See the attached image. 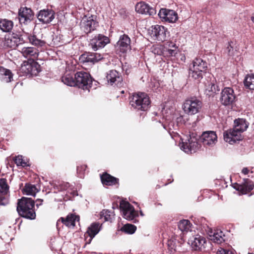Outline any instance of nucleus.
<instances>
[{"label":"nucleus","mask_w":254,"mask_h":254,"mask_svg":"<svg viewBox=\"0 0 254 254\" xmlns=\"http://www.w3.org/2000/svg\"><path fill=\"white\" fill-rule=\"evenodd\" d=\"M101 218H104V221H111L113 217V212L108 210H103L101 212Z\"/></svg>","instance_id":"41"},{"label":"nucleus","mask_w":254,"mask_h":254,"mask_svg":"<svg viewBox=\"0 0 254 254\" xmlns=\"http://www.w3.org/2000/svg\"><path fill=\"white\" fill-rule=\"evenodd\" d=\"M9 187L7 180L5 178L0 179V193L6 194L8 191Z\"/></svg>","instance_id":"37"},{"label":"nucleus","mask_w":254,"mask_h":254,"mask_svg":"<svg viewBox=\"0 0 254 254\" xmlns=\"http://www.w3.org/2000/svg\"><path fill=\"white\" fill-rule=\"evenodd\" d=\"M249 124L246 120L238 119L234 121L233 128L225 131L223 133L224 139L230 144H233L242 139V133L248 128Z\"/></svg>","instance_id":"1"},{"label":"nucleus","mask_w":254,"mask_h":254,"mask_svg":"<svg viewBox=\"0 0 254 254\" xmlns=\"http://www.w3.org/2000/svg\"><path fill=\"white\" fill-rule=\"evenodd\" d=\"M140 215L141 216H144V214H143V213H142V212L141 211H140Z\"/></svg>","instance_id":"55"},{"label":"nucleus","mask_w":254,"mask_h":254,"mask_svg":"<svg viewBox=\"0 0 254 254\" xmlns=\"http://www.w3.org/2000/svg\"><path fill=\"white\" fill-rule=\"evenodd\" d=\"M245 87L250 90H254V74H248L244 80Z\"/></svg>","instance_id":"35"},{"label":"nucleus","mask_w":254,"mask_h":254,"mask_svg":"<svg viewBox=\"0 0 254 254\" xmlns=\"http://www.w3.org/2000/svg\"><path fill=\"white\" fill-rule=\"evenodd\" d=\"M242 188L241 193L243 194H247L253 190L254 185L250 180L248 179H244L243 182L241 183Z\"/></svg>","instance_id":"30"},{"label":"nucleus","mask_w":254,"mask_h":254,"mask_svg":"<svg viewBox=\"0 0 254 254\" xmlns=\"http://www.w3.org/2000/svg\"><path fill=\"white\" fill-rule=\"evenodd\" d=\"M75 86L83 90H89L92 84V78L90 74L84 71H78L74 74Z\"/></svg>","instance_id":"6"},{"label":"nucleus","mask_w":254,"mask_h":254,"mask_svg":"<svg viewBox=\"0 0 254 254\" xmlns=\"http://www.w3.org/2000/svg\"><path fill=\"white\" fill-rule=\"evenodd\" d=\"M34 206L35 202L32 198L22 197L18 200L16 210L20 216L34 220L36 216Z\"/></svg>","instance_id":"2"},{"label":"nucleus","mask_w":254,"mask_h":254,"mask_svg":"<svg viewBox=\"0 0 254 254\" xmlns=\"http://www.w3.org/2000/svg\"><path fill=\"white\" fill-rule=\"evenodd\" d=\"M31 67L30 68V75L36 76L41 71L40 65L37 62L31 63Z\"/></svg>","instance_id":"39"},{"label":"nucleus","mask_w":254,"mask_h":254,"mask_svg":"<svg viewBox=\"0 0 254 254\" xmlns=\"http://www.w3.org/2000/svg\"><path fill=\"white\" fill-rule=\"evenodd\" d=\"M79 220V217L78 216H75L74 214L68 215L65 218L61 217L57 222V226L59 225L60 223L65 225L68 227H73L75 226V221H78Z\"/></svg>","instance_id":"25"},{"label":"nucleus","mask_w":254,"mask_h":254,"mask_svg":"<svg viewBox=\"0 0 254 254\" xmlns=\"http://www.w3.org/2000/svg\"><path fill=\"white\" fill-rule=\"evenodd\" d=\"M219 91L218 87L212 83H209L206 88V93L209 96H214Z\"/></svg>","instance_id":"36"},{"label":"nucleus","mask_w":254,"mask_h":254,"mask_svg":"<svg viewBox=\"0 0 254 254\" xmlns=\"http://www.w3.org/2000/svg\"><path fill=\"white\" fill-rule=\"evenodd\" d=\"M31 67V63H24L22 64L20 70L25 75H30V68Z\"/></svg>","instance_id":"44"},{"label":"nucleus","mask_w":254,"mask_h":254,"mask_svg":"<svg viewBox=\"0 0 254 254\" xmlns=\"http://www.w3.org/2000/svg\"><path fill=\"white\" fill-rule=\"evenodd\" d=\"M206 68L207 63L200 58H196L190 66L189 76L199 81L202 78L203 74L205 72Z\"/></svg>","instance_id":"4"},{"label":"nucleus","mask_w":254,"mask_h":254,"mask_svg":"<svg viewBox=\"0 0 254 254\" xmlns=\"http://www.w3.org/2000/svg\"><path fill=\"white\" fill-rule=\"evenodd\" d=\"M223 236H224V235L221 231L219 233H214L211 237V240H212L214 243L220 244L224 241Z\"/></svg>","instance_id":"42"},{"label":"nucleus","mask_w":254,"mask_h":254,"mask_svg":"<svg viewBox=\"0 0 254 254\" xmlns=\"http://www.w3.org/2000/svg\"><path fill=\"white\" fill-rule=\"evenodd\" d=\"M135 11L142 14L153 15L156 13L154 8L144 2H138L135 5Z\"/></svg>","instance_id":"21"},{"label":"nucleus","mask_w":254,"mask_h":254,"mask_svg":"<svg viewBox=\"0 0 254 254\" xmlns=\"http://www.w3.org/2000/svg\"><path fill=\"white\" fill-rule=\"evenodd\" d=\"M110 42L109 38L103 34H98L89 39V47L94 51L104 48Z\"/></svg>","instance_id":"7"},{"label":"nucleus","mask_w":254,"mask_h":254,"mask_svg":"<svg viewBox=\"0 0 254 254\" xmlns=\"http://www.w3.org/2000/svg\"><path fill=\"white\" fill-rule=\"evenodd\" d=\"M249 170L248 168H244L242 170V173L244 175H247L249 173Z\"/></svg>","instance_id":"53"},{"label":"nucleus","mask_w":254,"mask_h":254,"mask_svg":"<svg viewBox=\"0 0 254 254\" xmlns=\"http://www.w3.org/2000/svg\"><path fill=\"white\" fill-rule=\"evenodd\" d=\"M158 15L162 21L169 23H174L178 19V14L176 11L166 8H161Z\"/></svg>","instance_id":"14"},{"label":"nucleus","mask_w":254,"mask_h":254,"mask_svg":"<svg viewBox=\"0 0 254 254\" xmlns=\"http://www.w3.org/2000/svg\"><path fill=\"white\" fill-rule=\"evenodd\" d=\"M103 59V56L97 53H85L79 57L80 62L83 64H94Z\"/></svg>","instance_id":"17"},{"label":"nucleus","mask_w":254,"mask_h":254,"mask_svg":"<svg viewBox=\"0 0 254 254\" xmlns=\"http://www.w3.org/2000/svg\"><path fill=\"white\" fill-rule=\"evenodd\" d=\"M101 180L104 185L112 186L118 184V179L110 175L105 173L101 176Z\"/></svg>","instance_id":"29"},{"label":"nucleus","mask_w":254,"mask_h":254,"mask_svg":"<svg viewBox=\"0 0 254 254\" xmlns=\"http://www.w3.org/2000/svg\"><path fill=\"white\" fill-rule=\"evenodd\" d=\"M62 81L65 85L69 86H75V78L72 74H65L62 77Z\"/></svg>","instance_id":"32"},{"label":"nucleus","mask_w":254,"mask_h":254,"mask_svg":"<svg viewBox=\"0 0 254 254\" xmlns=\"http://www.w3.org/2000/svg\"><path fill=\"white\" fill-rule=\"evenodd\" d=\"M191 225L190 221L185 219L180 220L178 224L179 229L182 232H187L190 231Z\"/></svg>","instance_id":"33"},{"label":"nucleus","mask_w":254,"mask_h":254,"mask_svg":"<svg viewBox=\"0 0 254 254\" xmlns=\"http://www.w3.org/2000/svg\"><path fill=\"white\" fill-rule=\"evenodd\" d=\"M129 104L134 109L145 111L150 107V101L147 94L138 92L132 95L130 98Z\"/></svg>","instance_id":"3"},{"label":"nucleus","mask_w":254,"mask_h":254,"mask_svg":"<svg viewBox=\"0 0 254 254\" xmlns=\"http://www.w3.org/2000/svg\"><path fill=\"white\" fill-rule=\"evenodd\" d=\"M233 42L229 43L226 49V52L229 56H233L236 50H234L233 47L232 46Z\"/></svg>","instance_id":"46"},{"label":"nucleus","mask_w":254,"mask_h":254,"mask_svg":"<svg viewBox=\"0 0 254 254\" xmlns=\"http://www.w3.org/2000/svg\"><path fill=\"white\" fill-rule=\"evenodd\" d=\"M23 191L26 195L35 196L39 190L34 185L26 184L23 189Z\"/></svg>","instance_id":"34"},{"label":"nucleus","mask_w":254,"mask_h":254,"mask_svg":"<svg viewBox=\"0 0 254 254\" xmlns=\"http://www.w3.org/2000/svg\"><path fill=\"white\" fill-rule=\"evenodd\" d=\"M130 39L129 37L126 34L120 36L117 45L119 47L120 50L122 53H126L130 49Z\"/></svg>","instance_id":"23"},{"label":"nucleus","mask_w":254,"mask_h":254,"mask_svg":"<svg viewBox=\"0 0 254 254\" xmlns=\"http://www.w3.org/2000/svg\"><path fill=\"white\" fill-rule=\"evenodd\" d=\"M13 73L10 70L3 67H0V80L3 82L8 83L13 80Z\"/></svg>","instance_id":"27"},{"label":"nucleus","mask_w":254,"mask_h":254,"mask_svg":"<svg viewBox=\"0 0 254 254\" xmlns=\"http://www.w3.org/2000/svg\"><path fill=\"white\" fill-rule=\"evenodd\" d=\"M94 18L93 15L89 17L85 16L82 18L80 22V27L85 33L88 34L94 31L99 26L98 22Z\"/></svg>","instance_id":"11"},{"label":"nucleus","mask_w":254,"mask_h":254,"mask_svg":"<svg viewBox=\"0 0 254 254\" xmlns=\"http://www.w3.org/2000/svg\"><path fill=\"white\" fill-rule=\"evenodd\" d=\"M202 102L196 97H191L185 100L182 108L185 114L194 115L199 113L202 108Z\"/></svg>","instance_id":"5"},{"label":"nucleus","mask_w":254,"mask_h":254,"mask_svg":"<svg viewBox=\"0 0 254 254\" xmlns=\"http://www.w3.org/2000/svg\"><path fill=\"white\" fill-rule=\"evenodd\" d=\"M236 100V96L232 88L225 87L221 92L220 101L224 106H229Z\"/></svg>","instance_id":"12"},{"label":"nucleus","mask_w":254,"mask_h":254,"mask_svg":"<svg viewBox=\"0 0 254 254\" xmlns=\"http://www.w3.org/2000/svg\"><path fill=\"white\" fill-rule=\"evenodd\" d=\"M233 187L236 190L241 192V190L243 189L242 188L241 184L235 183L233 185Z\"/></svg>","instance_id":"49"},{"label":"nucleus","mask_w":254,"mask_h":254,"mask_svg":"<svg viewBox=\"0 0 254 254\" xmlns=\"http://www.w3.org/2000/svg\"><path fill=\"white\" fill-rule=\"evenodd\" d=\"M186 139H182V142L180 145L181 149L187 153H192L199 148L197 139L193 136H187Z\"/></svg>","instance_id":"9"},{"label":"nucleus","mask_w":254,"mask_h":254,"mask_svg":"<svg viewBox=\"0 0 254 254\" xmlns=\"http://www.w3.org/2000/svg\"><path fill=\"white\" fill-rule=\"evenodd\" d=\"M151 36L160 42L166 40L167 35L169 34L167 30L163 26L156 25L152 27Z\"/></svg>","instance_id":"16"},{"label":"nucleus","mask_w":254,"mask_h":254,"mask_svg":"<svg viewBox=\"0 0 254 254\" xmlns=\"http://www.w3.org/2000/svg\"><path fill=\"white\" fill-rule=\"evenodd\" d=\"M206 240L200 235L193 236L189 239L188 244H190L194 250H200L204 247Z\"/></svg>","instance_id":"20"},{"label":"nucleus","mask_w":254,"mask_h":254,"mask_svg":"<svg viewBox=\"0 0 254 254\" xmlns=\"http://www.w3.org/2000/svg\"><path fill=\"white\" fill-rule=\"evenodd\" d=\"M252 254L249 253V254Z\"/></svg>","instance_id":"57"},{"label":"nucleus","mask_w":254,"mask_h":254,"mask_svg":"<svg viewBox=\"0 0 254 254\" xmlns=\"http://www.w3.org/2000/svg\"><path fill=\"white\" fill-rule=\"evenodd\" d=\"M21 53L26 59H36L38 57V50L34 47H23L21 49Z\"/></svg>","instance_id":"26"},{"label":"nucleus","mask_w":254,"mask_h":254,"mask_svg":"<svg viewBox=\"0 0 254 254\" xmlns=\"http://www.w3.org/2000/svg\"><path fill=\"white\" fill-rule=\"evenodd\" d=\"M216 254H234L230 250L224 249L220 248L219 249Z\"/></svg>","instance_id":"47"},{"label":"nucleus","mask_w":254,"mask_h":254,"mask_svg":"<svg viewBox=\"0 0 254 254\" xmlns=\"http://www.w3.org/2000/svg\"><path fill=\"white\" fill-rule=\"evenodd\" d=\"M177 48L168 49L166 50V53L170 56H175L177 54Z\"/></svg>","instance_id":"48"},{"label":"nucleus","mask_w":254,"mask_h":254,"mask_svg":"<svg viewBox=\"0 0 254 254\" xmlns=\"http://www.w3.org/2000/svg\"><path fill=\"white\" fill-rule=\"evenodd\" d=\"M69 184L66 182H63L54 186V192L56 194L55 199L57 201H61L65 199L67 195V190Z\"/></svg>","instance_id":"13"},{"label":"nucleus","mask_w":254,"mask_h":254,"mask_svg":"<svg viewBox=\"0 0 254 254\" xmlns=\"http://www.w3.org/2000/svg\"><path fill=\"white\" fill-rule=\"evenodd\" d=\"M29 40L31 44L37 47H42L46 43L43 34L36 35L34 33L29 36Z\"/></svg>","instance_id":"28"},{"label":"nucleus","mask_w":254,"mask_h":254,"mask_svg":"<svg viewBox=\"0 0 254 254\" xmlns=\"http://www.w3.org/2000/svg\"><path fill=\"white\" fill-rule=\"evenodd\" d=\"M120 208L122 212L123 217L127 220L136 222V217L138 213L134 207L128 202L122 200L120 202Z\"/></svg>","instance_id":"8"},{"label":"nucleus","mask_w":254,"mask_h":254,"mask_svg":"<svg viewBox=\"0 0 254 254\" xmlns=\"http://www.w3.org/2000/svg\"><path fill=\"white\" fill-rule=\"evenodd\" d=\"M106 78L108 82L111 85L114 83L118 84L123 80L121 74L116 70H111L107 73Z\"/></svg>","instance_id":"24"},{"label":"nucleus","mask_w":254,"mask_h":254,"mask_svg":"<svg viewBox=\"0 0 254 254\" xmlns=\"http://www.w3.org/2000/svg\"><path fill=\"white\" fill-rule=\"evenodd\" d=\"M176 238H172L168 240L167 245L169 249L172 252L176 251Z\"/></svg>","instance_id":"45"},{"label":"nucleus","mask_w":254,"mask_h":254,"mask_svg":"<svg viewBox=\"0 0 254 254\" xmlns=\"http://www.w3.org/2000/svg\"><path fill=\"white\" fill-rule=\"evenodd\" d=\"M14 161L18 167H25L29 166L28 163L23 160L21 155L16 156L14 159Z\"/></svg>","instance_id":"40"},{"label":"nucleus","mask_w":254,"mask_h":254,"mask_svg":"<svg viewBox=\"0 0 254 254\" xmlns=\"http://www.w3.org/2000/svg\"><path fill=\"white\" fill-rule=\"evenodd\" d=\"M200 140L204 146H213L217 141V136L214 131H206L202 133Z\"/></svg>","instance_id":"18"},{"label":"nucleus","mask_w":254,"mask_h":254,"mask_svg":"<svg viewBox=\"0 0 254 254\" xmlns=\"http://www.w3.org/2000/svg\"><path fill=\"white\" fill-rule=\"evenodd\" d=\"M180 241H179V239H176V251H177L179 250V247H181V245L183 244V240L180 239Z\"/></svg>","instance_id":"50"},{"label":"nucleus","mask_w":254,"mask_h":254,"mask_svg":"<svg viewBox=\"0 0 254 254\" xmlns=\"http://www.w3.org/2000/svg\"><path fill=\"white\" fill-rule=\"evenodd\" d=\"M87 166L86 165H81L77 166V173L78 177L80 178H83L86 171Z\"/></svg>","instance_id":"43"},{"label":"nucleus","mask_w":254,"mask_h":254,"mask_svg":"<svg viewBox=\"0 0 254 254\" xmlns=\"http://www.w3.org/2000/svg\"><path fill=\"white\" fill-rule=\"evenodd\" d=\"M251 20L253 21V22L254 23V13L251 16Z\"/></svg>","instance_id":"54"},{"label":"nucleus","mask_w":254,"mask_h":254,"mask_svg":"<svg viewBox=\"0 0 254 254\" xmlns=\"http://www.w3.org/2000/svg\"><path fill=\"white\" fill-rule=\"evenodd\" d=\"M43 201V199H37L36 200V206L37 207H38L40 205H42V202Z\"/></svg>","instance_id":"52"},{"label":"nucleus","mask_w":254,"mask_h":254,"mask_svg":"<svg viewBox=\"0 0 254 254\" xmlns=\"http://www.w3.org/2000/svg\"><path fill=\"white\" fill-rule=\"evenodd\" d=\"M34 17V13L30 8H21L18 11V19L21 24L27 25L31 23Z\"/></svg>","instance_id":"15"},{"label":"nucleus","mask_w":254,"mask_h":254,"mask_svg":"<svg viewBox=\"0 0 254 254\" xmlns=\"http://www.w3.org/2000/svg\"><path fill=\"white\" fill-rule=\"evenodd\" d=\"M167 45L168 46L170 49L177 48L176 45L172 42H168Z\"/></svg>","instance_id":"51"},{"label":"nucleus","mask_w":254,"mask_h":254,"mask_svg":"<svg viewBox=\"0 0 254 254\" xmlns=\"http://www.w3.org/2000/svg\"><path fill=\"white\" fill-rule=\"evenodd\" d=\"M2 41L3 43V47L13 49L24 42V40L21 35L14 33L6 36L4 40H2Z\"/></svg>","instance_id":"10"},{"label":"nucleus","mask_w":254,"mask_h":254,"mask_svg":"<svg viewBox=\"0 0 254 254\" xmlns=\"http://www.w3.org/2000/svg\"><path fill=\"white\" fill-rule=\"evenodd\" d=\"M136 230V226L130 224H126L121 228V230L122 231L129 234H133L135 232Z\"/></svg>","instance_id":"38"},{"label":"nucleus","mask_w":254,"mask_h":254,"mask_svg":"<svg viewBox=\"0 0 254 254\" xmlns=\"http://www.w3.org/2000/svg\"><path fill=\"white\" fill-rule=\"evenodd\" d=\"M153 114L155 116H157V113L156 112H154Z\"/></svg>","instance_id":"56"},{"label":"nucleus","mask_w":254,"mask_h":254,"mask_svg":"<svg viewBox=\"0 0 254 254\" xmlns=\"http://www.w3.org/2000/svg\"><path fill=\"white\" fill-rule=\"evenodd\" d=\"M38 19L43 24L51 22L55 17V13L52 9H44L39 11L37 15Z\"/></svg>","instance_id":"19"},{"label":"nucleus","mask_w":254,"mask_h":254,"mask_svg":"<svg viewBox=\"0 0 254 254\" xmlns=\"http://www.w3.org/2000/svg\"><path fill=\"white\" fill-rule=\"evenodd\" d=\"M101 224L99 222L92 223L88 227L86 232V234L89 237L88 240L86 238V244H90L93 238L101 230Z\"/></svg>","instance_id":"22"},{"label":"nucleus","mask_w":254,"mask_h":254,"mask_svg":"<svg viewBox=\"0 0 254 254\" xmlns=\"http://www.w3.org/2000/svg\"><path fill=\"white\" fill-rule=\"evenodd\" d=\"M13 26L12 21L6 19H0V29L3 32H8L11 30Z\"/></svg>","instance_id":"31"}]
</instances>
